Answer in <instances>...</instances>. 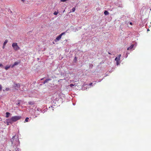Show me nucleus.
<instances>
[{
    "instance_id": "obj_14",
    "label": "nucleus",
    "mask_w": 151,
    "mask_h": 151,
    "mask_svg": "<svg viewBox=\"0 0 151 151\" xmlns=\"http://www.w3.org/2000/svg\"><path fill=\"white\" fill-rule=\"evenodd\" d=\"M58 12H54L53 14L55 15H57L58 14Z\"/></svg>"
},
{
    "instance_id": "obj_1",
    "label": "nucleus",
    "mask_w": 151,
    "mask_h": 151,
    "mask_svg": "<svg viewBox=\"0 0 151 151\" xmlns=\"http://www.w3.org/2000/svg\"><path fill=\"white\" fill-rule=\"evenodd\" d=\"M21 117L19 116H13L9 120L8 123L12 124L13 122H16L17 121L20 119Z\"/></svg>"
},
{
    "instance_id": "obj_16",
    "label": "nucleus",
    "mask_w": 151,
    "mask_h": 151,
    "mask_svg": "<svg viewBox=\"0 0 151 151\" xmlns=\"http://www.w3.org/2000/svg\"><path fill=\"white\" fill-rule=\"evenodd\" d=\"M75 10H76V8H75V7H73L72 8V12H75Z\"/></svg>"
},
{
    "instance_id": "obj_5",
    "label": "nucleus",
    "mask_w": 151,
    "mask_h": 151,
    "mask_svg": "<svg viewBox=\"0 0 151 151\" xmlns=\"http://www.w3.org/2000/svg\"><path fill=\"white\" fill-rule=\"evenodd\" d=\"M134 47V45H131L129 47H128L127 49L128 50H129L130 49H132Z\"/></svg>"
},
{
    "instance_id": "obj_23",
    "label": "nucleus",
    "mask_w": 151,
    "mask_h": 151,
    "mask_svg": "<svg viewBox=\"0 0 151 151\" xmlns=\"http://www.w3.org/2000/svg\"><path fill=\"white\" fill-rule=\"evenodd\" d=\"M92 83H90L89 84V86H91V85H92Z\"/></svg>"
},
{
    "instance_id": "obj_17",
    "label": "nucleus",
    "mask_w": 151,
    "mask_h": 151,
    "mask_svg": "<svg viewBox=\"0 0 151 151\" xmlns=\"http://www.w3.org/2000/svg\"><path fill=\"white\" fill-rule=\"evenodd\" d=\"M75 86V85L74 84H70V85H69V86L70 87H72L73 86Z\"/></svg>"
},
{
    "instance_id": "obj_15",
    "label": "nucleus",
    "mask_w": 151,
    "mask_h": 151,
    "mask_svg": "<svg viewBox=\"0 0 151 151\" xmlns=\"http://www.w3.org/2000/svg\"><path fill=\"white\" fill-rule=\"evenodd\" d=\"M29 118L28 117H27L25 119V122H28V120L29 119Z\"/></svg>"
},
{
    "instance_id": "obj_13",
    "label": "nucleus",
    "mask_w": 151,
    "mask_h": 151,
    "mask_svg": "<svg viewBox=\"0 0 151 151\" xmlns=\"http://www.w3.org/2000/svg\"><path fill=\"white\" fill-rule=\"evenodd\" d=\"M19 64V63L17 62H15L14 63V65L15 66L16 65H18Z\"/></svg>"
},
{
    "instance_id": "obj_8",
    "label": "nucleus",
    "mask_w": 151,
    "mask_h": 151,
    "mask_svg": "<svg viewBox=\"0 0 151 151\" xmlns=\"http://www.w3.org/2000/svg\"><path fill=\"white\" fill-rule=\"evenodd\" d=\"M104 14L106 15H107L109 14V12L106 10L104 11Z\"/></svg>"
},
{
    "instance_id": "obj_28",
    "label": "nucleus",
    "mask_w": 151,
    "mask_h": 151,
    "mask_svg": "<svg viewBox=\"0 0 151 151\" xmlns=\"http://www.w3.org/2000/svg\"><path fill=\"white\" fill-rule=\"evenodd\" d=\"M23 2H24V0H21Z\"/></svg>"
},
{
    "instance_id": "obj_29",
    "label": "nucleus",
    "mask_w": 151,
    "mask_h": 151,
    "mask_svg": "<svg viewBox=\"0 0 151 151\" xmlns=\"http://www.w3.org/2000/svg\"><path fill=\"white\" fill-rule=\"evenodd\" d=\"M130 24H131V25H132V22H130Z\"/></svg>"
},
{
    "instance_id": "obj_26",
    "label": "nucleus",
    "mask_w": 151,
    "mask_h": 151,
    "mask_svg": "<svg viewBox=\"0 0 151 151\" xmlns=\"http://www.w3.org/2000/svg\"><path fill=\"white\" fill-rule=\"evenodd\" d=\"M5 45H3V47H2L3 49H4V48L5 47Z\"/></svg>"
},
{
    "instance_id": "obj_24",
    "label": "nucleus",
    "mask_w": 151,
    "mask_h": 151,
    "mask_svg": "<svg viewBox=\"0 0 151 151\" xmlns=\"http://www.w3.org/2000/svg\"><path fill=\"white\" fill-rule=\"evenodd\" d=\"M77 60V58L76 57H75V60Z\"/></svg>"
},
{
    "instance_id": "obj_20",
    "label": "nucleus",
    "mask_w": 151,
    "mask_h": 151,
    "mask_svg": "<svg viewBox=\"0 0 151 151\" xmlns=\"http://www.w3.org/2000/svg\"><path fill=\"white\" fill-rule=\"evenodd\" d=\"M67 0H61L60 1L61 2H65V1Z\"/></svg>"
},
{
    "instance_id": "obj_19",
    "label": "nucleus",
    "mask_w": 151,
    "mask_h": 151,
    "mask_svg": "<svg viewBox=\"0 0 151 151\" xmlns=\"http://www.w3.org/2000/svg\"><path fill=\"white\" fill-rule=\"evenodd\" d=\"M10 119H8L7 120V125H9V123H8V122H9V120Z\"/></svg>"
},
{
    "instance_id": "obj_4",
    "label": "nucleus",
    "mask_w": 151,
    "mask_h": 151,
    "mask_svg": "<svg viewBox=\"0 0 151 151\" xmlns=\"http://www.w3.org/2000/svg\"><path fill=\"white\" fill-rule=\"evenodd\" d=\"M62 36L61 35H60L58 36L55 40V42H57L58 41H59L60 39L61 38Z\"/></svg>"
},
{
    "instance_id": "obj_33",
    "label": "nucleus",
    "mask_w": 151,
    "mask_h": 151,
    "mask_svg": "<svg viewBox=\"0 0 151 151\" xmlns=\"http://www.w3.org/2000/svg\"><path fill=\"white\" fill-rule=\"evenodd\" d=\"M65 11V10H64V11H63V12H64V11Z\"/></svg>"
},
{
    "instance_id": "obj_18",
    "label": "nucleus",
    "mask_w": 151,
    "mask_h": 151,
    "mask_svg": "<svg viewBox=\"0 0 151 151\" xmlns=\"http://www.w3.org/2000/svg\"><path fill=\"white\" fill-rule=\"evenodd\" d=\"M60 35L62 36L63 35H65V32H63V33H62Z\"/></svg>"
},
{
    "instance_id": "obj_30",
    "label": "nucleus",
    "mask_w": 151,
    "mask_h": 151,
    "mask_svg": "<svg viewBox=\"0 0 151 151\" xmlns=\"http://www.w3.org/2000/svg\"><path fill=\"white\" fill-rule=\"evenodd\" d=\"M150 31V30H149V29H147V31Z\"/></svg>"
},
{
    "instance_id": "obj_31",
    "label": "nucleus",
    "mask_w": 151,
    "mask_h": 151,
    "mask_svg": "<svg viewBox=\"0 0 151 151\" xmlns=\"http://www.w3.org/2000/svg\"><path fill=\"white\" fill-rule=\"evenodd\" d=\"M108 53H109V54H111L110 53H109V52H108Z\"/></svg>"
},
{
    "instance_id": "obj_2",
    "label": "nucleus",
    "mask_w": 151,
    "mask_h": 151,
    "mask_svg": "<svg viewBox=\"0 0 151 151\" xmlns=\"http://www.w3.org/2000/svg\"><path fill=\"white\" fill-rule=\"evenodd\" d=\"M12 46L14 50L16 51H17L20 49V48L18 45L17 43L16 42L13 43L12 44Z\"/></svg>"
},
{
    "instance_id": "obj_32",
    "label": "nucleus",
    "mask_w": 151,
    "mask_h": 151,
    "mask_svg": "<svg viewBox=\"0 0 151 151\" xmlns=\"http://www.w3.org/2000/svg\"><path fill=\"white\" fill-rule=\"evenodd\" d=\"M43 78L41 79V80H43Z\"/></svg>"
},
{
    "instance_id": "obj_25",
    "label": "nucleus",
    "mask_w": 151,
    "mask_h": 151,
    "mask_svg": "<svg viewBox=\"0 0 151 151\" xmlns=\"http://www.w3.org/2000/svg\"><path fill=\"white\" fill-rule=\"evenodd\" d=\"M3 66V65L2 64L0 63V67L2 66Z\"/></svg>"
},
{
    "instance_id": "obj_22",
    "label": "nucleus",
    "mask_w": 151,
    "mask_h": 151,
    "mask_svg": "<svg viewBox=\"0 0 151 151\" xmlns=\"http://www.w3.org/2000/svg\"><path fill=\"white\" fill-rule=\"evenodd\" d=\"M2 89V86H1L0 85V90H1Z\"/></svg>"
},
{
    "instance_id": "obj_12",
    "label": "nucleus",
    "mask_w": 151,
    "mask_h": 151,
    "mask_svg": "<svg viewBox=\"0 0 151 151\" xmlns=\"http://www.w3.org/2000/svg\"><path fill=\"white\" fill-rule=\"evenodd\" d=\"M51 80V79L47 78V79H46V80H45V82H46L47 83V82H48L49 81H50Z\"/></svg>"
},
{
    "instance_id": "obj_10",
    "label": "nucleus",
    "mask_w": 151,
    "mask_h": 151,
    "mask_svg": "<svg viewBox=\"0 0 151 151\" xmlns=\"http://www.w3.org/2000/svg\"><path fill=\"white\" fill-rule=\"evenodd\" d=\"M15 85L16 86H15V87H17L18 88H19L20 87V85L19 83L16 84H15Z\"/></svg>"
},
{
    "instance_id": "obj_9",
    "label": "nucleus",
    "mask_w": 151,
    "mask_h": 151,
    "mask_svg": "<svg viewBox=\"0 0 151 151\" xmlns=\"http://www.w3.org/2000/svg\"><path fill=\"white\" fill-rule=\"evenodd\" d=\"M28 104L30 105H33L34 104V103L33 102L29 101V102Z\"/></svg>"
},
{
    "instance_id": "obj_6",
    "label": "nucleus",
    "mask_w": 151,
    "mask_h": 151,
    "mask_svg": "<svg viewBox=\"0 0 151 151\" xmlns=\"http://www.w3.org/2000/svg\"><path fill=\"white\" fill-rule=\"evenodd\" d=\"M10 114V113L8 112H6V118H8Z\"/></svg>"
},
{
    "instance_id": "obj_27",
    "label": "nucleus",
    "mask_w": 151,
    "mask_h": 151,
    "mask_svg": "<svg viewBox=\"0 0 151 151\" xmlns=\"http://www.w3.org/2000/svg\"><path fill=\"white\" fill-rule=\"evenodd\" d=\"M46 83V82H45V81L44 82H43V84H45V83Z\"/></svg>"
},
{
    "instance_id": "obj_7",
    "label": "nucleus",
    "mask_w": 151,
    "mask_h": 151,
    "mask_svg": "<svg viewBox=\"0 0 151 151\" xmlns=\"http://www.w3.org/2000/svg\"><path fill=\"white\" fill-rule=\"evenodd\" d=\"M11 65H9V66L7 65V66H6V67H5V69L6 70H8V69L9 68L11 67Z\"/></svg>"
},
{
    "instance_id": "obj_11",
    "label": "nucleus",
    "mask_w": 151,
    "mask_h": 151,
    "mask_svg": "<svg viewBox=\"0 0 151 151\" xmlns=\"http://www.w3.org/2000/svg\"><path fill=\"white\" fill-rule=\"evenodd\" d=\"M7 42H8V40H6L3 44L4 45H6V44L7 43Z\"/></svg>"
},
{
    "instance_id": "obj_3",
    "label": "nucleus",
    "mask_w": 151,
    "mask_h": 151,
    "mask_svg": "<svg viewBox=\"0 0 151 151\" xmlns=\"http://www.w3.org/2000/svg\"><path fill=\"white\" fill-rule=\"evenodd\" d=\"M121 55L120 54L118 56V57H116L115 59V60L116 62V65H117L119 64L120 63L119 61L120 60V58L121 57Z\"/></svg>"
},
{
    "instance_id": "obj_21",
    "label": "nucleus",
    "mask_w": 151,
    "mask_h": 151,
    "mask_svg": "<svg viewBox=\"0 0 151 151\" xmlns=\"http://www.w3.org/2000/svg\"><path fill=\"white\" fill-rule=\"evenodd\" d=\"M14 66H15V65H14V64H13V65H11V67L12 68L13 67H14Z\"/></svg>"
}]
</instances>
